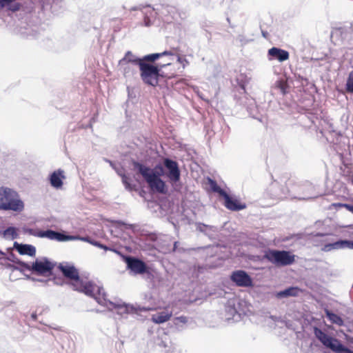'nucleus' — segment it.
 <instances>
[{"label": "nucleus", "instance_id": "19", "mask_svg": "<svg viewBox=\"0 0 353 353\" xmlns=\"http://www.w3.org/2000/svg\"><path fill=\"white\" fill-rule=\"evenodd\" d=\"M208 184L211 188V190L216 193H218L220 196L223 197L224 195L227 193L225 190H223L220 186L218 185L216 181L208 178Z\"/></svg>", "mask_w": 353, "mask_h": 353}, {"label": "nucleus", "instance_id": "20", "mask_svg": "<svg viewBox=\"0 0 353 353\" xmlns=\"http://www.w3.org/2000/svg\"><path fill=\"white\" fill-rule=\"evenodd\" d=\"M326 316L329 319V320L334 324H336L338 325H342L343 324V319L337 314L329 311H325Z\"/></svg>", "mask_w": 353, "mask_h": 353}, {"label": "nucleus", "instance_id": "11", "mask_svg": "<svg viewBox=\"0 0 353 353\" xmlns=\"http://www.w3.org/2000/svg\"><path fill=\"white\" fill-rule=\"evenodd\" d=\"M125 262L129 269L136 274H143L147 270L145 263L140 259L133 257H126Z\"/></svg>", "mask_w": 353, "mask_h": 353}, {"label": "nucleus", "instance_id": "21", "mask_svg": "<svg viewBox=\"0 0 353 353\" xmlns=\"http://www.w3.org/2000/svg\"><path fill=\"white\" fill-rule=\"evenodd\" d=\"M345 90L347 93L353 94V70L349 73L345 84Z\"/></svg>", "mask_w": 353, "mask_h": 353}, {"label": "nucleus", "instance_id": "16", "mask_svg": "<svg viewBox=\"0 0 353 353\" xmlns=\"http://www.w3.org/2000/svg\"><path fill=\"white\" fill-rule=\"evenodd\" d=\"M14 247L20 254H26L30 256H34L36 254V248L32 245L14 243Z\"/></svg>", "mask_w": 353, "mask_h": 353}, {"label": "nucleus", "instance_id": "4", "mask_svg": "<svg viewBox=\"0 0 353 353\" xmlns=\"http://www.w3.org/2000/svg\"><path fill=\"white\" fill-rule=\"evenodd\" d=\"M24 205L17 197V194L8 188H0V210L21 212Z\"/></svg>", "mask_w": 353, "mask_h": 353}, {"label": "nucleus", "instance_id": "10", "mask_svg": "<svg viewBox=\"0 0 353 353\" xmlns=\"http://www.w3.org/2000/svg\"><path fill=\"white\" fill-rule=\"evenodd\" d=\"M164 166L168 170L167 176L171 182L176 183L180 180V170L178 163L170 159L163 160Z\"/></svg>", "mask_w": 353, "mask_h": 353}, {"label": "nucleus", "instance_id": "38", "mask_svg": "<svg viewBox=\"0 0 353 353\" xmlns=\"http://www.w3.org/2000/svg\"><path fill=\"white\" fill-rule=\"evenodd\" d=\"M141 310H143V311H148V310H150V308H145L143 307V309H141Z\"/></svg>", "mask_w": 353, "mask_h": 353}, {"label": "nucleus", "instance_id": "29", "mask_svg": "<svg viewBox=\"0 0 353 353\" xmlns=\"http://www.w3.org/2000/svg\"><path fill=\"white\" fill-rule=\"evenodd\" d=\"M20 6H21L20 3H17L14 4V5H12V6L9 7L8 9L12 10V11H13V12H15V11H17V10H19Z\"/></svg>", "mask_w": 353, "mask_h": 353}, {"label": "nucleus", "instance_id": "14", "mask_svg": "<svg viewBox=\"0 0 353 353\" xmlns=\"http://www.w3.org/2000/svg\"><path fill=\"white\" fill-rule=\"evenodd\" d=\"M348 248L353 250V241L349 240H340L332 243H329L325 245L324 250L330 251L331 250Z\"/></svg>", "mask_w": 353, "mask_h": 353}, {"label": "nucleus", "instance_id": "33", "mask_svg": "<svg viewBox=\"0 0 353 353\" xmlns=\"http://www.w3.org/2000/svg\"><path fill=\"white\" fill-rule=\"evenodd\" d=\"M345 203H333L332 205L335 208H343V205H345Z\"/></svg>", "mask_w": 353, "mask_h": 353}, {"label": "nucleus", "instance_id": "28", "mask_svg": "<svg viewBox=\"0 0 353 353\" xmlns=\"http://www.w3.org/2000/svg\"><path fill=\"white\" fill-rule=\"evenodd\" d=\"M169 63L171 65V66H168V65L164 66L163 67V70H165L166 72H170L173 70H176V76L177 75V70L175 68V66L174 65H172L171 63Z\"/></svg>", "mask_w": 353, "mask_h": 353}, {"label": "nucleus", "instance_id": "1", "mask_svg": "<svg viewBox=\"0 0 353 353\" xmlns=\"http://www.w3.org/2000/svg\"><path fill=\"white\" fill-rule=\"evenodd\" d=\"M165 55H173L170 51H164L161 53H153L145 55L141 59H129L132 63L138 65L140 70V77L143 82L152 87H156L159 84V77L172 79L176 77V70H173L170 72H166L163 70V67L170 63H163L153 65L151 63Z\"/></svg>", "mask_w": 353, "mask_h": 353}, {"label": "nucleus", "instance_id": "37", "mask_svg": "<svg viewBox=\"0 0 353 353\" xmlns=\"http://www.w3.org/2000/svg\"><path fill=\"white\" fill-rule=\"evenodd\" d=\"M32 318L33 320H37V314L35 313H33L32 314Z\"/></svg>", "mask_w": 353, "mask_h": 353}, {"label": "nucleus", "instance_id": "6", "mask_svg": "<svg viewBox=\"0 0 353 353\" xmlns=\"http://www.w3.org/2000/svg\"><path fill=\"white\" fill-rule=\"evenodd\" d=\"M315 336L326 347L335 353H353V351L342 345L339 340L328 336L326 333L318 327H314Z\"/></svg>", "mask_w": 353, "mask_h": 353}, {"label": "nucleus", "instance_id": "26", "mask_svg": "<svg viewBox=\"0 0 353 353\" xmlns=\"http://www.w3.org/2000/svg\"><path fill=\"white\" fill-rule=\"evenodd\" d=\"M15 0H0V9L10 6V3L14 2Z\"/></svg>", "mask_w": 353, "mask_h": 353}, {"label": "nucleus", "instance_id": "34", "mask_svg": "<svg viewBox=\"0 0 353 353\" xmlns=\"http://www.w3.org/2000/svg\"><path fill=\"white\" fill-rule=\"evenodd\" d=\"M81 239L83 241L88 242V243H90V241H91V240H92L89 236L82 237Z\"/></svg>", "mask_w": 353, "mask_h": 353}, {"label": "nucleus", "instance_id": "31", "mask_svg": "<svg viewBox=\"0 0 353 353\" xmlns=\"http://www.w3.org/2000/svg\"><path fill=\"white\" fill-rule=\"evenodd\" d=\"M96 246L99 248L104 249L105 250H108V248L106 245H103V244H101L99 242H98V243H97V245Z\"/></svg>", "mask_w": 353, "mask_h": 353}, {"label": "nucleus", "instance_id": "22", "mask_svg": "<svg viewBox=\"0 0 353 353\" xmlns=\"http://www.w3.org/2000/svg\"><path fill=\"white\" fill-rule=\"evenodd\" d=\"M188 323V318L185 316H181L174 318V323L175 325H179V324H185Z\"/></svg>", "mask_w": 353, "mask_h": 353}, {"label": "nucleus", "instance_id": "2", "mask_svg": "<svg viewBox=\"0 0 353 353\" xmlns=\"http://www.w3.org/2000/svg\"><path fill=\"white\" fill-rule=\"evenodd\" d=\"M58 269L61 272L63 276L68 280L67 283L73 290L84 293L90 297H94L96 292H100V288L92 281L81 278L78 269L73 265L59 263Z\"/></svg>", "mask_w": 353, "mask_h": 353}, {"label": "nucleus", "instance_id": "36", "mask_svg": "<svg viewBox=\"0 0 353 353\" xmlns=\"http://www.w3.org/2000/svg\"><path fill=\"white\" fill-rule=\"evenodd\" d=\"M58 280H59L60 282L55 281V283H56L57 284H59V285H61L63 284V283H64V282H63V281L61 280L60 279H59Z\"/></svg>", "mask_w": 353, "mask_h": 353}, {"label": "nucleus", "instance_id": "17", "mask_svg": "<svg viewBox=\"0 0 353 353\" xmlns=\"http://www.w3.org/2000/svg\"><path fill=\"white\" fill-rule=\"evenodd\" d=\"M302 290L298 287H290L283 291L276 293L277 298H283L289 296H298Z\"/></svg>", "mask_w": 353, "mask_h": 353}, {"label": "nucleus", "instance_id": "12", "mask_svg": "<svg viewBox=\"0 0 353 353\" xmlns=\"http://www.w3.org/2000/svg\"><path fill=\"white\" fill-rule=\"evenodd\" d=\"M223 198L225 200V207L231 211H239L246 208L245 203H242L239 200L230 196L228 193Z\"/></svg>", "mask_w": 353, "mask_h": 353}, {"label": "nucleus", "instance_id": "8", "mask_svg": "<svg viewBox=\"0 0 353 353\" xmlns=\"http://www.w3.org/2000/svg\"><path fill=\"white\" fill-rule=\"evenodd\" d=\"M27 232L34 236L47 238L48 239L56 240L57 241H65L74 238L72 236L65 235L62 233L51 230L43 231L39 230L28 229L27 230Z\"/></svg>", "mask_w": 353, "mask_h": 353}, {"label": "nucleus", "instance_id": "7", "mask_svg": "<svg viewBox=\"0 0 353 353\" xmlns=\"http://www.w3.org/2000/svg\"><path fill=\"white\" fill-rule=\"evenodd\" d=\"M19 264L26 270L43 276L50 275L55 267V263L46 257L36 259L31 265L24 262H19Z\"/></svg>", "mask_w": 353, "mask_h": 353}, {"label": "nucleus", "instance_id": "13", "mask_svg": "<svg viewBox=\"0 0 353 353\" xmlns=\"http://www.w3.org/2000/svg\"><path fill=\"white\" fill-rule=\"evenodd\" d=\"M268 56L270 57V59H275L279 61L280 62H283L289 59L290 54L289 52L285 50L278 48L276 47H273L268 50Z\"/></svg>", "mask_w": 353, "mask_h": 353}, {"label": "nucleus", "instance_id": "27", "mask_svg": "<svg viewBox=\"0 0 353 353\" xmlns=\"http://www.w3.org/2000/svg\"><path fill=\"white\" fill-rule=\"evenodd\" d=\"M122 182L125 185L126 188L130 189V183L129 182V178L127 176H125V175L122 176Z\"/></svg>", "mask_w": 353, "mask_h": 353}, {"label": "nucleus", "instance_id": "3", "mask_svg": "<svg viewBox=\"0 0 353 353\" xmlns=\"http://www.w3.org/2000/svg\"><path fill=\"white\" fill-rule=\"evenodd\" d=\"M132 165L134 169H137L139 173L144 178L152 190L161 194L166 192L165 183L160 178V176L163 174V168L161 166H156V169H159L160 172L155 173L151 168L139 162L133 161Z\"/></svg>", "mask_w": 353, "mask_h": 353}, {"label": "nucleus", "instance_id": "18", "mask_svg": "<svg viewBox=\"0 0 353 353\" xmlns=\"http://www.w3.org/2000/svg\"><path fill=\"white\" fill-rule=\"evenodd\" d=\"M172 316V313L166 312H161L157 314H154L152 316L151 320L153 323L157 324L163 323L170 319Z\"/></svg>", "mask_w": 353, "mask_h": 353}, {"label": "nucleus", "instance_id": "25", "mask_svg": "<svg viewBox=\"0 0 353 353\" xmlns=\"http://www.w3.org/2000/svg\"><path fill=\"white\" fill-rule=\"evenodd\" d=\"M177 61L183 65V68L189 64L188 61L185 57L178 56Z\"/></svg>", "mask_w": 353, "mask_h": 353}, {"label": "nucleus", "instance_id": "5", "mask_svg": "<svg viewBox=\"0 0 353 353\" xmlns=\"http://www.w3.org/2000/svg\"><path fill=\"white\" fill-rule=\"evenodd\" d=\"M264 258L276 266H287L295 261V255L285 250H268Z\"/></svg>", "mask_w": 353, "mask_h": 353}, {"label": "nucleus", "instance_id": "9", "mask_svg": "<svg viewBox=\"0 0 353 353\" xmlns=\"http://www.w3.org/2000/svg\"><path fill=\"white\" fill-rule=\"evenodd\" d=\"M230 279L239 287L248 288L253 286L252 278L243 270L233 272Z\"/></svg>", "mask_w": 353, "mask_h": 353}, {"label": "nucleus", "instance_id": "23", "mask_svg": "<svg viewBox=\"0 0 353 353\" xmlns=\"http://www.w3.org/2000/svg\"><path fill=\"white\" fill-rule=\"evenodd\" d=\"M133 54L130 51H128L125 57L120 61V63L125 62V63H132V61H129V59H136L137 58H133Z\"/></svg>", "mask_w": 353, "mask_h": 353}, {"label": "nucleus", "instance_id": "39", "mask_svg": "<svg viewBox=\"0 0 353 353\" xmlns=\"http://www.w3.org/2000/svg\"><path fill=\"white\" fill-rule=\"evenodd\" d=\"M128 69H129V68H128V67H127V68H125V73H128V71H127V70H128Z\"/></svg>", "mask_w": 353, "mask_h": 353}, {"label": "nucleus", "instance_id": "32", "mask_svg": "<svg viewBox=\"0 0 353 353\" xmlns=\"http://www.w3.org/2000/svg\"><path fill=\"white\" fill-rule=\"evenodd\" d=\"M96 246L99 248L104 249L105 250H108V248L106 245H103V244H101L99 242H98V243H97V245Z\"/></svg>", "mask_w": 353, "mask_h": 353}, {"label": "nucleus", "instance_id": "24", "mask_svg": "<svg viewBox=\"0 0 353 353\" xmlns=\"http://www.w3.org/2000/svg\"><path fill=\"white\" fill-rule=\"evenodd\" d=\"M296 185V183L294 181V180L293 179H291V178H289L286 181H285V186L288 189V190L289 191V189L290 188H292L294 185Z\"/></svg>", "mask_w": 353, "mask_h": 353}, {"label": "nucleus", "instance_id": "35", "mask_svg": "<svg viewBox=\"0 0 353 353\" xmlns=\"http://www.w3.org/2000/svg\"><path fill=\"white\" fill-rule=\"evenodd\" d=\"M90 243L96 246L98 243V241H96L92 239L91 241H90Z\"/></svg>", "mask_w": 353, "mask_h": 353}, {"label": "nucleus", "instance_id": "15", "mask_svg": "<svg viewBox=\"0 0 353 353\" xmlns=\"http://www.w3.org/2000/svg\"><path fill=\"white\" fill-rule=\"evenodd\" d=\"M63 171L61 169L53 172L50 177V184L55 188H60L63 185V180L65 179Z\"/></svg>", "mask_w": 353, "mask_h": 353}, {"label": "nucleus", "instance_id": "30", "mask_svg": "<svg viewBox=\"0 0 353 353\" xmlns=\"http://www.w3.org/2000/svg\"><path fill=\"white\" fill-rule=\"evenodd\" d=\"M343 208H345V209H347L348 211L351 212L353 214V205L346 203L345 205H343Z\"/></svg>", "mask_w": 353, "mask_h": 353}]
</instances>
